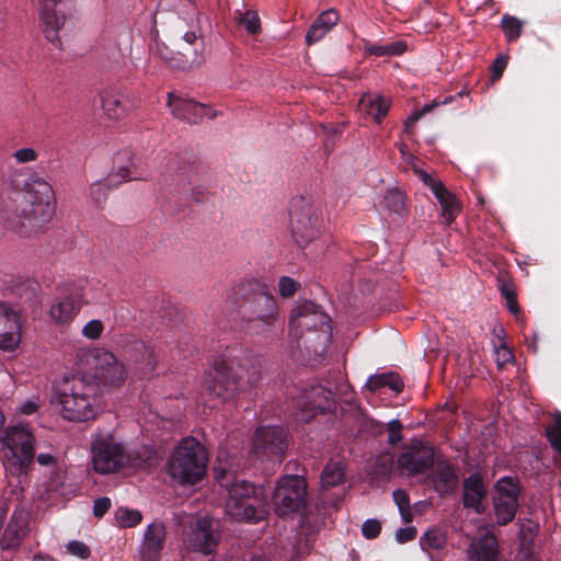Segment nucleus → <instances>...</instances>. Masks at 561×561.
<instances>
[{
    "instance_id": "f03ea898",
    "label": "nucleus",
    "mask_w": 561,
    "mask_h": 561,
    "mask_svg": "<svg viewBox=\"0 0 561 561\" xmlns=\"http://www.w3.org/2000/svg\"><path fill=\"white\" fill-rule=\"evenodd\" d=\"M15 193L14 210L7 217L8 227L22 237L49 221L55 213V194L48 181L27 169L14 171L9 178Z\"/></svg>"
},
{
    "instance_id": "0eeeda50",
    "label": "nucleus",
    "mask_w": 561,
    "mask_h": 561,
    "mask_svg": "<svg viewBox=\"0 0 561 561\" xmlns=\"http://www.w3.org/2000/svg\"><path fill=\"white\" fill-rule=\"evenodd\" d=\"M92 465L96 472L107 474L124 468L142 470L148 460L140 454L128 453L112 434L100 433L92 443Z\"/></svg>"
},
{
    "instance_id": "cd10ccee",
    "label": "nucleus",
    "mask_w": 561,
    "mask_h": 561,
    "mask_svg": "<svg viewBox=\"0 0 561 561\" xmlns=\"http://www.w3.org/2000/svg\"><path fill=\"white\" fill-rule=\"evenodd\" d=\"M340 15L334 9L321 12L313 21L306 34V43L311 46L321 41L337 24Z\"/></svg>"
},
{
    "instance_id": "864d4df0",
    "label": "nucleus",
    "mask_w": 561,
    "mask_h": 561,
    "mask_svg": "<svg viewBox=\"0 0 561 561\" xmlns=\"http://www.w3.org/2000/svg\"><path fill=\"white\" fill-rule=\"evenodd\" d=\"M496 365L500 369H503L506 364L514 360L513 352L510 347L502 345L496 348Z\"/></svg>"
},
{
    "instance_id": "774afa93",
    "label": "nucleus",
    "mask_w": 561,
    "mask_h": 561,
    "mask_svg": "<svg viewBox=\"0 0 561 561\" xmlns=\"http://www.w3.org/2000/svg\"><path fill=\"white\" fill-rule=\"evenodd\" d=\"M206 192L203 188H193L192 195L196 203H203L206 199Z\"/></svg>"
},
{
    "instance_id": "0e129e2a",
    "label": "nucleus",
    "mask_w": 561,
    "mask_h": 561,
    "mask_svg": "<svg viewBox=\"0 0 561 561\" xmlns=\"http://www.w3.org/2000/svg\"><path fill=\"white\" fill-rule=\"evenodd\" d=\"M36 410H37V404L35 402H32V401H28V402L24 403L20 408L21 413H23L25 415H31V414L35 413Z\"/></svg>"
},
{
    "instance_id": "58836bf2",
    "label": "nucleus",
    "mask_w": 561,
    "mask_h": 561,
    "mask_svg": "<svg viewBox=\"0 0 561 561\" xmlns=\"http://www.w3.org/2000/svg\"><path fill=\"white\" fill-rule=\"evenodd\" d=\"M345 479V467L340 461H330L323 469L321 482L324 488H333Z\"/></svg>"
},
{
    "instance_id": "9d476101",
    "label": "nucleus",
    "mask_w": 561,
    "mask_h": 561,
    "mask_svg": "<svg viewBox=\"0 0 561 561\" xmlns=\"http://www.w3.org/2000/svg\"><path fill=\"white\" fill-rule=\"evenodd\" d=\"M3 466L8 473L16 477L26 476L34 460V435L26 425L10 426L5 431Z\"/></svg>"
},
{
    "instance_id": "9b49d317",
    "label": "nucleus",
    "mask_w": 561,
    "mask_h": 561,
    "mask_svg": "<svg viewBox=\"0 0 561 561\" xmlns=\"http://www.w3.org/2000/svg\"><path fill=\"white\" fill-rule=\"evenodd\" d=\"M294 415L297 422L309 423L318 415H324L335 408L333 392L321 385H307L291 394Z\"/></svg>"
},
{
    "instance_id": "a211bd4d",
    "label": "nucleus",
    "mask_w": 561,
    "mask_h": 561,
    "mask_svg": "<svg viewBox=\"0 0 561 561\" xmlns=\"http://www.w3.org/2000/svg\"><path fill=\"white\" fill-rule=\"evenodd\" d=\"M124 355L140 378H148L156 369L158 355L142 340H130L124 346Z\"/></svg>"
},
{
    "instance_id": "39448f33",
    "label": "nucleus",
    "mask_w": 561,
    "mask_h": 561,
    "mask_svg": "<svg viewBox=\"0 0 561 561\" xmlns=\"http://www.w3.org/2000/svg\"><path fill=\"white\" fill-rule=\"evenodd\" d=\"M208 451L194 437H184L174 447L167 462V472L180 485H195L206 476Z\"/></svg>"
},
{
    "instance_id": "4be33fe9",
    "label": "nucleus",
    "mask_w": 561,
    "mask_h": 561,
    "mask_svg": "<svg viewBox=\"0 0 561 561\" xmlns=\"http://www.w3.org/2000/svg\"><path fill=\"white\" fill-rule=\"evenodd\" d=\"M434 466V450L422 443L402 453L398 458V467L408 476L424 473Z\"/></svg>"
},
{
    "instance_id": "09e8293b",
    "label": "nucleus",
    "mask_w": 561,
    "mask_h": 561,
    "mask_svg": "<svg viewBox=\"0 0 561 561\" xmlns=\"http://www.w3.org/2000/svg\"><path fill=\"white\" fill-rule=\"evenodd\" d=\"M66 548L70 554L79 557L80 559H88L91 556L90 547L85 545L83 541H69Z\"/></svg>"
},
{
    "instance_id": "f8f14e48",
    "label": "nucleus",
    "mask_w": 561,
    "mask_h": 561,
    "mask_svg": "<svg viewBox=\"0 0 561 561\" xmlns=\"http://www.w3.org/2000/svg\"><path fill=\"white\" fill-rule=\"evenodd\" d=\"M290 325L295 329V337L304 339V332H318L320 352L325 351L331 342L332 327L331 318L320 310V307L312 301H305L291 311Z\"/></svg>"
},
{
    "instance_id": "20e7f679",
    "label": "nucleus",
    "mask_w": 561,
    "mask_h": 561,
    "mask_svg": "<svg viewBox=\"0 0 561 561\" xmlns=\"http://www.w3.org/2000/svg\"><path fill=\"white\" fill-rule=\"evenodd\" d=\"M226 304L237 310L247 329L257 335L273 332L279 317L275 296L268 285L255 279H241L230 287Z\"/></svg>"
},
{
    "instance_id": "72a5a7b5",
    "label": "nucleus",
    "mask_w": 561,
    "mask_h": 561,
    "mask_svg": "<svg viewBox=\"0 0 561 561\" xmlns=\"http://www.w3.org/2000/svg\"><path fill=\"white\" fill-rule=\"evenodd\" d=\"M366 388L371 392L389 388L400 393L404 388V382L397 373H383L370 376L366 382Z\"/></svg>"
},
{
    "instance_id": "ddd939ff",
    "label": "nucleus",
    "mask_w": 561,
    "mask_h": 561,
    "mask_svg": "<svg viewBox=\"0 0 561 561\" xmlns=\"http://www.w3.org/2000/svg\"><path fill=\"white\" fill-rule=\"evenodd\" d=\"M182 540L191 552L215 556L221 541L218 525L207 516L191 518L182 529Z\"/></svg>"
},
{
    "instance_id": "a18cd8bd",
    "label": "nucleus",
    "mask_w": 561,
    "mask_h": 561,
    "mask_svg": "<svg viewBox=\"0 0 561 561\" xmlns=\"http://www.w3.org/2000/svg\"><path fill=\"white\" fill-rule=\"evenodd\" d=\"M501 294L506 300L508 310L513 314L517 316L520 312V308L517 302V295L515 293L513 284L510 282H502Z\"/></svg>"
},
{
    "instance_id": "79ce46f5",
    "label": "nucleus",
    "mask_w": 561,
    "mask_h": 561,
    "mask_svg": "<svg viewBox=\"0 0 561 561\" xmlns=\"http://www.w3.org/2000/svg\"><path fill=\"white\" fill-rule=\"evenodd\" d=\"M455 96H446L443 101L434 100L428 104H425L421 110L415 111L405 122V130L410 133L412 125H414L425 114L432 112L435 107L453 102Z\"/></svg>"
},
{
    "instance_id": "c9c22d12",
    "label": "nucleus",
    "mask_w": 561,
    "mask_h": 561,
    "mask_svg": "<svg viewBox=\"0 0 561 561\" xmlns=\"http://www.w3.org/2000/svg\"><path fill=\"white\" fill-rule=\"evenodd\" d=\"M536 533L528 528L522 530L517 557L520 561H540L539 552L535 545Z\"/></svg>"
},
{
    "instance_id": "338daca9",
    "label": "nucleus",
    "mask_w": 561,
    "mask_h": 561,
    "mask_svg": "<svg viewBox=\"0 0 561 561\" xmlns=\"http://www.w3.org/2000/svg\"><path fill=\"white\" fill-rule=\"evenodd\" d=\"M196 351L195 346H186V348H182V343H179L178 345V352L179 356L183 358H187L193 355V353Z\"/></svg>"
},
{
    "instance_id": "37998d69",
    "label": "nucleus",
    "mask_w": 561,
    "mask_h": 561,
    "mask_svg": "<svg viewBox=\"0 0 561 561\" xmlns=\"http://www.w3.org/2000/svg\"><path fill=\"white\" fill-rule=\"evenodd\" d=\"M502 28L508 42L519 38L523 30V23L515 16L504 14L502 18Z\"/></svg>"
},
{
    "instance_id": "052dcab7",
    "label": "nucleus",
    "mask_w": 561,
    "mask_h": 561,
    "mask_svg": "<svg viewBox=\"0 0 561 561\" xmlns=\"http://www.w3.org/2000/svg\"><path fill=\"white\" fill-rule=\"evenodd\" d=\"M424 538L428 546L433 549H440L445 543V538L437 531H426Z\"/></svg>"
},
{
    "instance_id": "b1692460",
    "label": "nucleus",
    "mask_w": 561,
    "mask_h": 561,
    "mask_svg": "<svg viewBox=\"0 0 561 561\" xmlns=\"http://www.w3.org/2000/svg\"><path fill=\"white\" fill-rule=\"evenodd\" d=\"M488 496V489L482 471L476 470L462 481V505L473 510L477 514L485 511L484 502Z\"/></svg>"
},
{
    "instance_id": "6ab92c4d",
    "label": "nucleus",
    "mask_w": 561,
    "mask_h": 561,
    "mask_svg": "<svg viewBox=\"0 0 561 561\" xmlns=\"http://www.w3.org/2000/svg\"><path fill=\"white\" fill-rule=\"evenodd\" d=\"M195 157L193 154H175L169 159L165 173L161 174V184L175 185V190H184L191 184V174L195 170Z\"/></svg>"
},
{
    "instance_id": "de8ad7c7",
    "label": "nucleus",
    "mask_w": 561,
    "mask_h": 561,
    "mask_svg": "<svg viewBox=\"0 0 561 561\" xmlns=\"http://www.w3.org/2000/svg\"><path fill=\"white\" fill-rule=\"evenodd\" d=\"M300 288V283L289 276H282L278 280V291L283 298L293 297Z\"/></svg>"
},
{
    "instance_id": "4c0bfd02",
    "label": "nucleus",
    "mask_w": 561,
    "mask_h": 561,
    "mask_svg": "<svg viewBox=\"0 0 561 561\" xmlns=\"http://www.w3.org/2000/svg\"><path fill=\"white\" fill-rule=\"evenodd\" d=\"M470 561H496L497 542L494 537H488L481 540L472 550L469 551Z\"/></svg>"
},
{
    "instance_id": "7c9ffc66",
    "label": "nucleus",
    "mask_w": 561,
    "mask_h": 561,
    "mask_svg": "<svg viewBox=\"0 0 561 561\" xmlns=\"http://www.w3.org/2000/svg\"><path fill=\"white\" fill-rule=\"evenodd\" d=\"M131 171L128 165H119L116 173L110 174L105 183L95 182L91 185L90 194L92 201L101 206L107 198V188L116 186L119 182H114L115 176H119L123 181L130 180Z\"/></svg>"
},
{
    "instance_id": "423d86ee",
    "label": "nucleus",
    "mask_w": 561,
    "mask_h": 561,
    "mask_svg": "<svg viewBox=\"0 0 561 561\" xmlns=\"http://www.w3.org/2000/svg\"><path fill=\"white\" fill-rule=\"evenodd\" d=\"M99 387L84 377L66 379L58 393L61 415L71 422H87L98 415Z\"/></svg>"
},
{
    "instance_id": "3c124183",
    "label": "nucleus",
    "mask_w": 561,
    "mask_h": 561,
    "mask_svg": "<svg viewBox=\"0 0 561 561\" xmlns=\"http://www.w3.org/2000/svg\"><path fill=\"white\" fill-rule=\"evenodd\" d=\"M381 531V525L377 519H367L362 526L363 536L367 539H375Z\"/></svg>"
},
{
    "instance_id": "a19ab883",
    "label": "nucleus",
    "mask_w": 561,
    "mask_h": 561,
    "mask_svg": "<svg viewBox=\"0 0 561 561\" xmlns=\"http://www.w3.org/2000/svg\"><path fill=\"white\" fill-rule=\"evenodd\" d=\"M115 522L122 528H133L142 522V513L136 508L119 506L116 508Z\"/></svg>"
},
{
    "instance_id": "bb28decb",
    "label": "nucleus",
    "mask_w": 561,
    "mask_h": 561,
    "mask_svg": "<svg viewBox=\"0 0 561 561\" xmlns=\"http://www.w3.org/2000/svg\"><path fill=\"white\" fill-rule=\"evenodd\" d=\"M432 468L430 478L435 490L440 496L453 494L459 482L455 466L449 460H438Z\"/></svg>"
},
{
    "instance_id": "13d9d810",
    "label": "nucleus",
    "mask_w": 561,
    "mask_h": 561,
    "mask_svg": "<svg viewBox=\"0 0 561 561\" xmlns=\"http://www.w3.org/2000/svg\"><path fill=\"white\" fill-rule=\"evenodd\" d=\"M507 66V57L499 56L492 64L491 78L493 81L499 80Z\"/></svg>"
},
{
    "instance_id": "393cba45",
    "label": "nucleus",
    "mask_w": 561,
    "mask_h": 561,
    "mask_svg": "<svg viewBox=\"0 0 561 561\" xmlns=\"http://www.w3.org/2000/svg\"><path fill=\"white\" fill-rule=\"evenodd\" d=\"M126 376L123 363L113 353L105 352L98 358L94 377L99 382L117 388L125 382Z\"/></svg>"
},
{
    "instance_id": "4d7b16f0",
    "label": "nucleus",
    "mask_w": 561,
    "mask_h": 561,
    "mask_svg": "<svg viewBox=\"0 0 561 561\" xmlns=\"http://www.w3.org/2000/svg\"><path fill=\"white\" fill-rule=\"evenodd\" d=\"M392 497L400 513H403V511H407V508L410 507V496L404 490H394L392 493Z\"/></svg>"
},
{
    "instance_id": "e2e57ef3",
    "label": "nucleus",
    "mask_w": 561,
    "mask_h": 561,
    "mask_svg": "<svg viewBox=\"0 0 561 561\" xmlns=\"http://www.w3.org/2000/svg\"><path fill=\"white\" fill-rule=\"evenodd\" d=\"M37 462L41 466H53V468L58 465L56 458L50 454H39L37 456Z\"/></svg>"
},
{
    "instance_id": "5701e85b",
    "label": "nucleus",
    "mask_w": 561,
    "mask_h": 561,
    "mask_svg": "<svg viewBox=\"0 0 561 561\" xmlns=\"http://www.w3.org/2000/svg\"><path fill=\"white\" fill-rule=\"evenodd\" d=\"M168 105L175 117L188 124H197L204 116L215 118L217 115L206 104L192 99L180 98L173 93H169Z\"/></svg>"
},
{
    "instance_id": "2eb2a0df",
    "label": "nucleus",
    "mask_w": 561,
    "mask_h": 561,
    "mask_svg": "<svg viewBox=\"0 0 561 561\" xmlns=\"http://www.w3.org/2000/svg\"><path fill=\"white\" fill-rule=\"evenodd\" d=\"M289 445V434L282 426H260L256 428L250 454L261 462L280 463Z\"/></svg>"
},
{
    "instance_id": "f704fd0d",
    "label": "nucleus",
    "mask_w": 561,
    "mask_h": 561,
    "mask_svg": "<svg viewBox=\"0 0 561 561\" xmlns=\"http://www.w3.org/2000/svg\"><path fill=\"white\" fill-rule=\"evenodd\" d=\"M102 107L110 118H118L124 112L121 93L115 88H106L100 93Z\"/></svg>"
},
{
    "instance_id": "6e6d98bb",
    "label": "nucleus",
    "mask_w": 561,
    "mask_h": 561,
    "mask_svg": "<svg viewBox=\"0 0 561 561\" xmlns=\"http://www.w3.org/2000/svg\"><path fill=\"white\" fill-rule=\"evenodd\" d=\"M416 534H417V531H416V528L414 526L399 528L396 531V540L399 543H407L409 541L414 540L415 537H416Z\"/></svg>"
},
{
    "instance_id": "8fccbe9b",
    "label": "nucleus",
    "mask_w": 561,
    "mask_h": 561,
    "mask_svg": "<svg viewBox=\"0 0 561 561\" xmlns=\"http://www.w3.org/2000/svg\"><path fill=\"white\" fill-rule=\"evenodd\" d=\"M104 330V325L101 320H91L82 329V334L87 339L96 340L99 339Z\"/></svg>"
},
{
    "instance_id": "bf43d9fd",
    "label": "nucleus",
    "mask_w": 561,
    "mask_h": 561,
    "mask_svg": "<svg viewBox=\"0 0 561 561\" xmlns=\"http://www.w3.org/2000/svg\"><path fill=\"white\" fill-rule=\"evenodd\" d=\"M14 158L20 163H26L36 160L37 152L32 148H22L14 152Z\"/></svg>"
},
{
    "instance_id": "1a4fd4ad",
    "label": "nucleus",
    "mask_w": 561,
    "mask_h": 561,
    "mask_svg": "<svg viewBox=\"0 0 561 561\" xmlns=\"http://www.w3.org/2000/svg\"><path fill=\"white\" fill-rule=\"evenodd\" d=\"M307 481L298 474L282 477L273 492L275 514L280 518L308 515Z\"/></svg>"
},
{
    "instance_id": "e433bc0d",
    "label": "nucleus",
    "mask_w": 561,
    "mask_h": 561,
    "mask_svg": "<svg viewBox=\"0 0 561 561\" xmlns=\"http://www.w3.org/2000/svg\"><path fill=\"white\" fill-rule=\"evenodd\" d=\"M382 206L389 213L396 214L400 217H405L409 211L405 203V194L396 187L386 191L382 199Z\"/></svg>"
},
{
    "instance_id": "603ef678",
    "label": "nucleus",
    "mask_w": 561,
    "mask_h": 561,
    "mask_svg": "<svg viewBox=\"0 0 561 561\" xmlns=\"http://www.w3.org/2000/svg\"><path fill=\"white\" fill-rule=\"evenodd\" d=\"M402 424L399 420H392L388 423V443L392 446L397 445L402 439L401 435Z\"/></svg>"
},
{
    "instance_id": "c85d7f7f",
    "label": "nucleus",
    "mask_w": 561,
    "mask_h": 561,
    "mask_svg": "<svg viewBox=\"0 0 561 561\" xmlns=\"http://www.w3.org/2000/svg\"><path fill=\"white\" fill-rule=\"evenodd\" d=\"M21 316L15 309L0 324V350L13 351L21 341Z\"/></svg>"
},
{
    "instance_id": "2f4dec72",
    "label": "nucleus",
    "mask_w": 561,
    "mask_h": 561,
    "mask_svg": "<svg viewBox=\"0 0 561 561\" xmlns=\"http://www.w3.org/2000/svg\"><path fill=\"white\" fill-rule=\"evenodd\" d=\"M433 194L442 207V216L448 224L454 221L461 210L455 195L451 194L444 184H435V187H433Z\"/></svg>"
},
{
    "instance_id": "6e6552de",
    "label": "nucleus",
    "mask_w": 561,
    "mask_h": 561,
    "mask_svg": "<svg viewBox=\"0 0 561 561\" xmlns=\"http://www.w3.org/2000/svg\"><path fill=\"white\" fill-rule=\"evenodd\" d=\"M169 41L178 48L179 57L170 56L167 48L162 50L158 45L157 51L171 68L191 70L203 62V57L199 55L204 46L203 39L194 31L185 30V22L182 19L174 18Z\"/></svg>"
},
{
    "instance_id": "49530a36",
    "label": "nucleus",
    "mask_w": 561,
    "mask_h": 561,
    "mask_svg": "<svg viewBox=\"0 0 561 561\" xmlns=\"http://www.w3.org/2000/svg\"><path fill=\"white\" fill-rule=\"evenodd\" d=\"M67 480V471L62 465H57L54 467L49 481H48V489L50 491H60V489L65 485Z\"/></svg>"
},
{
    "instance_id": "dca6fc26",
    "label": "nucleus",
    "mask_w": 561,
    "mask_h": 561,
    "mask_svg": "<svg viewBox=\"0 0 561 561\" xmlns=\"http://www.w3.org/2000/svg\"><path fill=\"white\" fill-rule=\"evenodd\" d=\"M88 304L84 286L80 282L59 285L55 302L50 306L51 319L60 324L71 322Z\"/></svg>"
},
{
    "instance_id": "f257e3e1",
    "label": "nucleus",
    "mask_w": 561,
    "mask_h": 561,
    "mask_svg": "<svg viewBox=\"0 0 561 561\" xmlns=\"http://www.w3.org/2000/svg\"><path fill=\"white\" fill-rule=\"evenodd\" d=\"M261 379L259 357L241 347H227L204 374L201 399L209 408L233 402L256 386Z\"/></svg>"
},
{
    "instance_id": "f3484780",
    "label": "nucleus",
    "mask_w": 561,
    "mask_h": 561,
    "mask_svg": "<svg viewBox=\"0 0 561 561\" xmlns=\"http://www.w3.org/2000/svg\"><path fill=\"white\" fill-rule=\"evenodd\" d=\"M494 491L493 503L496 520L504 526L511 523L517 513L522 492L520 482L517 478L505 476L495 482Z\"/></svg>"
},
{
    "instance_id": "c03bdc74",
    "label": "nucleus",
    "mask_w": 561,
    "mask_h": 561,
    "mask_svg": "<svg viewBox=\"0 0 561 561\" xmlns=\"http://www.w3.org/2000/svg\"><path fill=\"white\" fill-rule=\"evenodd\" d=\"M546 437L553 450L561 455V414L546 427Z\"/></svg>"
},
{
    "instance_id": "ea45409f",
    "label": "nucleus",
    "mask_w": 561,
    "mask_h": 561,
    "mask_svg": "<svg viewBox=\"0 0 561 561\" xmlns=\"http://www.w3.org/2000/svg\"><path fill=\"white\" fill-rule=\"evenodd\" d=\"M236 23L244 28L249 34L256 35L261 32V20L254 10H236L233 12Z\"/></svg>"
},
{
    "instance_id": "c756f323",
    "label": "nucleus",
    "mask_w": 561,
    "mask_h": 561,
    "mask_svg": "<svg viewBox=\"0 0 561 561\" xmlns=\"http://www.w3.org/2000/svg\"><path fill=\"white\" fill-rule=\"evenodd\" d=\"M358 107L363 113L380 124L389 112L390 103L381 95L364 93L359 99Z\"/></svg>"
},
{
    "instance_id": "473e14b6",
    "label": "nucleus",
    "mask_w": 561,
    "mask_h": 561,
    "mask_svg": "<svg viewBox=\"0 0 561 561\" xmlns=\"http://www.w3.org/2000/svg\"><path fill=\"white\" fill-rule=\"evenodd\" d=\"M362 42L364 54L369 56H401L408 49V44L404 41H397L388 44H376L368 39H362Z\"/></svg>"
},
{
    "instance_id": "a878e982",
    "label": "nucleus",
    "mask_w": 561,
    "mask_h": 561,
    "mask_svg": "<svg viewBox=\"0 0 561 561\" xmlns=\"http://www.w3.org/2000/svg\"><path fill=\"white\" fill-rule=\"evenodd\" d=\"M28 518L23 510L16 508L0 538L3 550L18 549L23 538L28 534Z\"/></svg>"
},
{
    "instance_id": "7ed1b4c3",
    "label": "nucleus",
    "mask_w": 561,
    "mask_h": 561,
    "mask_svg": "<svg viewBox=\"0 0 561 561\" xmlns=\"http://www.w3.org/2000/svg\"><path fill=\"white\" fill-rule=\"evenodd\" d=\"M214 477L226 491V513L234 520L257 524L270 514V495L261 485L248 481L229 459L218 460Z\"/></svg>"
},
{
    "instance_id": "69168bd1",
    "label": "nucleus",
    "mask_w": 561,
    "mask_h": 561,
    "mask_svg": "<svg viewBox=\"0 0 561 561\" xmlns=\"http://www.w3.org/2000/svg\"><path fill=\"white\" fill-rule=\"evenodd\" d=\"M14 309L8 305L7 302H0V324L9 317V312H12Z\"/></svg>"
},
{
    "instance_id": "412c9836",
    "label": "nucleus",
    "mask_w": 561,
    "mask_h": 561,
    "mask_svg": "<svg viewBox=\"0 0 561 561\" xmlns=\"http://www.w3.org/2000/svg\"><path fill=\"white\" fill-rule=\"evenodd\" d=\"M167 540L165 525L156 520L145 528L139 546V561H161Z\"/></svg>"
},
{
    "instance_id": "4468645a",
    "label": "nucleus",
    "mask_w": 561,
    "mask_h": 561,
    "mask_svg": "<svg viewBox=\"0 0 561 561\" xmlns=\"http://www.w3.org/2000/svg\"><path fill=\"white\" fill-rule=\"evenodd\" d=\"M293 238L300 248L307 247L320 234L318 209L304 196H295L289 208Z\"/></svg>"
},
{
    "instance_id": "5fc2aeb1",
    "label": "nucleus",
    "mask_w": 561,
    "mask_h": 561,
    "mask_svg": "<svg viewBox=\"0 0 561 561\" xmlns=\"http://www.w3.org/2000/svg\"><path fill=\"white\" fill-rule=\"evenodd\" d=\"M111 500L107 496L99 497L93 504V515L96 518H102L111 508Z\"/></svg>"
},
{
    "instance_id": "aec40b11",
    "label": "nucleus",
    "mask_w": 561,
    "mask_h": 561,
    "mask_svg": "<svg viewBox=\"0 0 561 561\" xmlns=\"http://www.w3.org/2000/svg\"><path fill=\"white\" fill-rule=\"evenodd\" d=\"M39 18L45 37L59 47L61 42L58 33L66 21L62 0H39Z\"/></svg>"
},
{
    "instance_id": "680f3d73",
    "label": "nucleus",
    "mask_w": 561,
    "mask_h": 561,
    "mask_svg": "<svg viewBox=\"0 0 561 561\" xmlns=\"http://www.w3.org/2000/svg\"><path fill=\"white\" fill-rule=\"evenodd\" d=\"M416 174L419 175V178L422 180V182L430 186L431 187V191L433 192V187H435V184H444L443 182L440 181H436L432 178L431 174H428L427 172L423 171V170H415Z\"/></svg>"
}]
</instances>
